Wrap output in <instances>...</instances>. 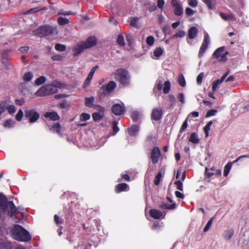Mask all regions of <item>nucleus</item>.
Wrapping results in <instances>:
<instances>
[{
  "label": "nucleus",
  "instance_id": "f257e3e1",
  "mask_svg": "<svg viewBox=\"0 0 249 249\" xmlns=\"http://www.w3.org/2000/svg\"><path fill=\"white\" fill-rule=\"evenodd\" d=\"M12 231L13 238L17 241L28 242L32 239L29 232L19 225H15Z\"/></svg>",
  "mask_w": 249,
  "mask_h": 249
},
{
  "label": "nucleus",
  "instance_id": "f03ea898",
  "mask_svg": "<svg viewBox=\"0 0 249 249\" xmlns=\"http://www.w3.org/2000/svg\"><path fill=\"white\" fill-rule=\"evenodd\" d=\"M130 78L128 71L125 69L120 68L116 71L115 79L123 87H127L129 85Z\"/></svg>",
  "mask_w": 249,
  "mask_h": 249
},
{
  "label": "nucleus",
  "instance_id": "7ed1b4c3",
  "mask_svg": "<svg viewBox=\"0 0 249 249\" xmlns=\"http://www.w3.org/2000/svg\"><path fill=\"white\" fill-rule=\"evenodd\" d=\"M56 31V28L49 25L41 26L33 31V34L38 37L50 36Z\"/></svg>",
  "mask_w": 249,
  "mask_h": 249
},
{
  "label": "nucleus",
  "instance_id": "20e7f679",
  "mask_svg": "<svg viewBox=\"0 0 249 249\" xmlns=\"http://www.w3.org/2000/svg\"><path fill=\"white\" fill-rule=\"evenodd\" d=\"M58 89L52 84L45 85L39 88L35 93L37 96L42 97L57 92Z\"/></svg>",
  "mask_w": 249,
  "mask_h": 249
},
{
  "label": "nucleus",
  "instance_id": "39448f33",
  "mask_svg": "<svg viewBox=\"0 0 249 249\" xmlns=\"http://www.w3.org/2000/svg\"><path fill=\"white\" fill-rule=\"evenodd\" d=\"M24 116L26 118L28 119L30 123H35L40 117L39 113L34 109L25 110Z\"/></svg>",
  "mask_w": 249,
  "mask_h": 249
},
{
  "label": "nucleus",
  "instance_id": "423d86ee",
  "mask_svg": "<svg viewBox=\"0 0 249 249\" xmlns=\"http://www.w3.org/2000/svg\"><path fill=\"white\" fill-rule=\"evenodd\" d=\"M126 111V109L124 103L116 104L111 107L112 112L116 116H119L123 114Z\"/></svg>",
  "mask_w": 249,
  "mask_h": 249
},
{
  "label": "nucleus",
  "instance_id": "0eeeda50",
  "mask_svg": "<svg viewBox=\"0 0 249 249\" xmlns=\"http://www.w3.org/2000/svg\"><path fill=\"white\" fill-rule=\"evenodd\" d=\"M161 156V151L159 147H155L153 148L150 158L153 164H155L158 163L159 158Z\"/></svg>",
  "mask_w": 249,
  "mask_h": 249
},
{
  "label": "nucleus",
  "instance_id": "6e6552de",
  "mask_svg": "<svg viewBox=\"0 0 249 249\" xmlns=\"http://www.w3.org/2000/svg\"><path fill=\"white\" fill-rule=\"evenodd\" d=\"M171 4L174 7V13L175 15L180 16L183 14V8L178 0H172Z\"/></svg>",
  "mask_w": 249,
  "mask_h": 249
},
{
  "label": "nucleus",
  "instance_id": "1a4fd4ad",
  "mask_svg": "<svg viewBox=\"0 0 249 249\" xmlns=\"http://www.w3.org/2000/svg\"><path fill=\"white\" fill-rule=\"evenodd\" d=\"M210 43V39L209 36L208 34H206L204 38L203 42L200 46L199 53H198V56L199 57H201L203 55V53L205 52L206 49H207L209 44Z\"/></svg>",
  "mask_w": 249,
  "mask_h": 249
},
{
  "label": "nucleus",
  "instance_id": "9d476101",
  "mask_svg": "<svg viewBox=\"0 0 249 249\" xmlns=\"http://www.w3.org/2000/svg\"><path fill=\"white\" fill-rule=\"evenodd\" d=\"M163 116V110L161 107L154 108L151 113V119L154 121L160 120Z\"/></svg>",
  "mask_w": 249,
  "mask_h": 249
},
{
  "label": "nucleus",
  "instance_id": "9b49d317",
  "mask_svg": "<svg viewBox=\"0 0 249 249\" xmlns=\"http://www.w3.org/2000/svg\"><path fill=\"white\" fill-rule=\"evenodd\" d=\"M116 87V84L113 81L109 82L106 86H103L101 89L104 94L109 93Z\"/></svg>",
  "mask_w": 249,
  "mask_h": 249
},
{
  "label": "nucleus",
  "instance_id": "f8f14e48",
  "mask_svg": "<svg viewBox=\"0 0 249 249\" xmlns=\"http://www.w3.org/2000/svg\"><path fill=\"white\" fill-rule=\"evenodd\" d=\"M243 158H249V155H242V156H240V157H239L238 158H237L235 160H234L232 163L231 162H229L224 167V173H223L224 176L225 177H227L228 176V175L229 174V172H230V170H231V166H232V164L233 163L237 162L240 159H242Z\"/></svg>",
  "mask_w": 249,
  "mask_h": 249
},
{
  "label": "nucleus",
  "instance_id": "ddd939ff",
  "mask_svg": "<svg viewBox=\"0 0 249 249\" xmlns=\"http://www.w3.org/2000/svg\"><path fill=\"white\" fill-rule=\"evenodd\" d=\"M229 73V71L226 72L220 79H217L213 82L212 89L213 91H215L219 87L218 85L224 81Z\"/></svg>",
  "mask_w": 249,
  "mask_h": 249
},
{
  "label": "nucleus",
  "instance_id": "4468645a",
  "mask_svg": "<svg viewBox=\"0 0 249 249\" xmlns=\"http://www.w3.org/2000/svg\"><path fill=\"white\" fill-rule=\"evenodd\" d=\"M83 43L86 48L89 49L96 44L97 40L94 36H90L88 38L85 42H83Z\"/></svg>",
  "mask_w": 249,
  "mask_h": 249
},
{
  "label": "nucleus",
  "instance_id": "2eb2a0df",
  "mask_svg": "<svg viewBox=\"0 0 249 249\" xmlns=\"http://www.w3.org/2000/svg\"><path fill=\"white\" fill-rule=\"evenodd\" d=\"M86 49L87 48H86L83 42L78 44L73 49L74 55L78 56L84 51V49Z\"/></svg>",
  "mask_w": 249,
  "mask_h": 249
},
{
  "label": "nucleus",
  "instance_id": "dca6fc26",
  "mask_svg": "<svg viewBox=\"0 0 249 249\" xmlns=\"http://www.w3.org/2000/svg\"><path fill=\"white\" fill-rule=\"evenodd\" d=\"M45 118H49L53 121H58L60 120V117L56 112H47L44 114Z\"/></svg>",
  "mask_w": 249,
  "mask_h": 249
},
{
  "label": "nucleus",
  "instance_id": "f3484780",
  "mask_svg": "<svg viewBox=\"0 0 249 249\" xmlns=\"http://www.w3.org/2000/svg\"><path fill=\"white\" fill-rule=\"evenodd\" d=\"M7 205L8 207L9 208L8 214L11 217H13L17 210V208L12 201H8L7 202Z\"/></svg>",
  "mask_w": 249,
  "mask_h": 249
},
{
  "label": "nucleus",
  "instance_id": "a211bd4d",
  "mask_svg": "<svg viewBox=\"0 0 249 249\" xmlns=\"http://www.w3.org/2000/svg\"><path fill=\"white\" fill-rule=\"evenodd\" d=\"M150 215L155 219H159L162 215V212L156 209H151L149 211Z\"/></svg>",
  "mask_w": 249,
  "mask_h": 249
},
{
  "label": "nucleus",
  "instance_id": "6ab92c4d",
  "mask_svg": "<svg viewBox=\"0 0 249 249\" xmlns=\"http://www.w3.org/2000/svg\"><path fill=\"white\" fill-rule=\"evenodd\" d=\"M198 32V29L196 27H191L188 30V34L189 38L191 39H194L196 37Z\"/></svg>",
  "mask_w": 249,
  "mask_h": 249
},
{
  "label": "nucleus",
  "instance_id": "aec40b11",
  "mask_svg": "<svg viewBox=\"0 0 249 249\" xmlns=\"http://www.w3.org/2000/svg\"><path fill=\"white\" fill-rule=\"evenodd\" d=\"M128 188V185L125 183H122L118 184L115 186V191L117 193L126 191Z\"/></svg>",
  "mask_w": 249,
  "mask_h": 249
},
{
  "label": "nucleus",
  "instance_id": "412c9836",
  "mask_svg": "<svg viewBox=\"0 0 249 249\" xmlns=\"http://www.w3.org/2000/svg\"><path fill=\"white\" fill-rule=\"evenodd\" d=\"M8 200L7 197L0 194V206L3 208L4 210H5L8 208L7 205Z\"/></svg>",
  "mask_w": 249,
  "mask_h": 249
},
{
  "label": "nucleus",
  "instance_id": "4be33fe9",
  "mask_svg": "<svg viewBox=\"0 0 249 249\" xmlns=\"http://www.w3.org/2000/svg\"><path fill=\"white\" fill-rule=\"evenodd\" d=\"M139 130V126L138 125H132L128 129L129 134L131 136H135Z\"/></svg>",
  "mask_w": 249,
  "mask_h": 249
},
{
  "label": "nucleus",
  "instance_id": "5701e85b",
  "mask_svg": "<svg viewBox=\"0 0 249 249\" xmlns=\"http://www.w3.org/2000/svg\"><path fill=\"white\" fill-rule=\"evenodd\" d=\"M176 205L175 203L172 204H168L166 203H163L159 206V207L162 209L164 210H173L176 208Z\"/></svg>",
  "mask_w": 249,
  "mask_h": 249
},
{
  "label": "nucleus",
  "instance_id": "b1692460",
  "mask_svg": "<svg viewBox=\"0 0 249 249\" xmlns=\"http://www.w3.org/2000/svg\"><path fill=\"white\" fill-rule=\"evenodd\" d=\"M203 2L207 5L209 10L213 9L216 4V0H203Z\"/></svg>",
  "mask_w": 249,
  "mask_h": 249
},
{
  "label": "nucleus",
  "instance_id": "393cba45",
  "mask_svg": "<svg viewBox=\"0 0 249 249\" xmlns=\"http://www.w3.org/2000/svg\"><path fill=\"white\" fill-rule=\"evenodd\" d=\"M85 105L89 107H92L94 105V98L93 97H86L85 98Z\"/></svg>",
  "mask_w": 249,
  "mask_h": 249
},
{
  "label": "nucleus",
  "instance_id": "a878e982",
  "mask_svg": "<svg viewBox=\"0 0 249 249\" xmlns=\"http://www.w3.org/2000/svg\"><path fill=\"white\" fill-rule=\"evenodd\" d=\"M189 141L195 144H196L199 142V140L198 138L196 133L194 132L191 134L189 139Z\"/></svg>",
  "mask_w": 249,
  "mask_h": 249
},
{
  "label": "nucleus",
  "instance_id": "bb28decb",
  "mask_svg": "<svg viewBox=\"0 0 249 249\" xmlns=\"http://www.w3.org/2000/svg\"><path fill=\"white\" fill-rule=\"evenodd\" d=\"M225 47H221L217 48L213 53V56L215 58H218L221 55V53L224 51Z\"/></svg>",
  "mask_w": 249,
  "mask_h": 249
},
{
  "label": "nucleus",
  "instance_id": "cd10ccee",
  "mask_svg": "<svg viewBox=\"0 0 249 249\" xmlns=\"http://www.w3.org/2000/svg\"><path fill=\"white\" fill-rule=\"evenodd\" d=\"M208 168H206L205 173L206 176L208 178H210L214 175H221V171L219 169L215 170V172H208Z\"/></svg>",
  "mask_w": 249,
  "mask_h": 249
},
{
  "label": "nucleus",
  "instance_id": "c85d7f7f",
  "mask_svg": "<svg viewBox=\"0 0 249 249\" xmlns=\"http://www.w3.org/2000/svg\"><path fill=\"white\" fill-rule=\"evenodd\" d=\"M51 130H53V131H56V132L59 134L61 135V125L59 123H57L54 124H53L52 127L50 128Z\"/></svg>",
  "mask_w": 249,
  "mask_h": 249
},
{
  "label": "nucleus",
  "instance_id": "c756f323",
  "mask_svg": "<svg viewBox=\"0 0 249 249\" xmlns=\"http://www.w3.org/2000/svg\"><path fill=\"white\" fill-rule=\"evenodd\" d=\"M46 81V78L44 76H40L37 78L35 81V85L36 86H40L44 83H45Z\"/></svg>",
  "mask_w": 249,
  "mask_h": 249
},
{
  "label": "nucleus",
  "instance_id": "7c9ffc66",
  "mask_svg": "<svg viewBox=\"0 0 249 249\" xmlns=\"http://www.w3.org/2000/svg\"><path fill=\"white\" fill-rule=\"evenodd\" d=\"M219 15L225 20H228L229 19H232L234 18V16L232 14L227 15L222 12H220Z\"/></svg>",
  "mask_w": 249,
  "mask_h": 249
},
{
  "label": "nucleus",
  "instance_id": "2f4dec72",
  "mask_svg": "<svg viewBox=\"0 0 249 249\" xmlns=\"http://www.w3.org/2000/svg\"><path fill=\"white\" fill-rule=\"evenodd\" d=\"M33 77V75L31 72H25L23 76V80L25 82H29L31 81Z\"/></svg>",
  "mask_w": 249,
  "mask_h": 249
},
{
  "label": "nucleus",
  "instance_id": "473e14b6",
  "mask_svg": "<svg viewBox=\"0 0 249 249\" xmlns=\"http://www.w3.org/2000/svg\"><path fill=\"white\" fill-rule=\"evenodd\" d=\"M57 22L60 25H65L69 23V20L67 18L59 17L57 19Z\"/></svg>",
  "mask_w": 249,
  "mask_h": 249
},
{
  "label": "nucleus",
  "instance_id": "72a5a7b5",
  "mask_svg": "<svg viewBox=\"0 0 249 249\" xmlns=\"http://www.w3.org/2000/svg\"><path fill=\"white\" fill-rule=\"evenodd\" d=\"M6 101H4L0 103V120L1 119V115L6 110Z\"/></svg>",
  "mask_w": 249,
  "mask_h": 249
},
{
  "label": "nucleus",
  "instance_id": "f704fd0d",
  "mask_svg": "<svg viewBox=\"0 0 249 249\" xmlns=\"http://www.w3.org/2000/svg\"><path fill=\"white\" fill-rule=\"evenodd\" d=\"M213 124L212 121H210L209 123H208L204 127V131L205 134V137H208L209 136V132L210 130L211 126L212 124Z\"/></svg>",
  "mask_w": 249,
  "mask_h": 249
},
{
  "label": "nucleus",
  "instance_id": "c9c22d12",
  "mask_svg": "<svg viewBox=\"0 0 249 249\" xmlns=\"http://www.w3.org/2000/svg\"><path fill=\"white\" fill-rule=\"evenodd\" d=\"M170 82L169 81H165L164 84V88L163 89V91L164 93L166 94L168 93L170 90Z\"/></svg>",
  "mask_w": 249,
  "mask_h": 249
},
{
  "label": "nucleus",
  "instance_id": "e433bc0d",
  "mask_svg": "<svg viewBox=\"0 0 249 249\" xmlns=\"http://www.w3.org/2000/svg\"><path fill=\"white\" fill-rule=\"evenodd\" d=\"M117 43L122 47H124L125 45V42L124 36L120 34L118 36L117 39Z\"/></svg>",
  "mask_w": 249,
  "mask_h": 249
},
{
  "label": "nucleus",
  "instance_id": "4c0bfd02",
  "mask_svg": "<svg viewBox=\"0 0 249 249\" xmlns=\"http://www.w3.org/2000/svg\"><path fill=\"white\" fill-rule=\"evenodd\" d=\"M6 110L8 111V112L10 114H14L16 111L15 106L13 105L7 106L6 104Z\"/></svg>",
  "mask_w": 249,
  "mask_h": 249
},
{
  "label": "nucleus",
  "instance_id": "58836bf2",
  "mask_svg": "<svg viewBox=\"0 0 249 249\" xmlns=\"http://www.w3.org/2000/svg\"><path fill=\"white\" fill-rule=\"evenodd\" d=\"M163 53V49L160 47L157 48L154 51V55L156 57H159Z\"/></svg>",
  "mask_w": 249,
  "mask_h": 249
},
{
  "label": "nucleus",
  "instance_id": "ea45409f",
  "mask_svg": "<svg viewBox=\"0 0 249 249\" xmlns=\"http://www.w3.org/2000/svg\"><path fill=\"white\" fill-rule=\"evenodd\" d=\"M131 118L134 122H138L140 119L139 113L137 111L133 112L131 114Z\"/></svg>",
  "mask_w": 249,
  "mask_h": 249
},
{
  "label": "nucleus",
  "instance_id": "a19ab883",
  "mask_svg": "<svg viewBox=\"0 0 249 249\" xmlns=\"http://www.w3.org/2000/svg\"><path fill=\"white\" fill-rule=\"evenodd\" d=\"M92 116L93 120L97 122L101 120L102 119L103 115H101L100 113L95 112L92 114Z\"/></svg>",
  "mask_w": 249,
  "mask_h": 249
},
{
  "label": "nucleus",
  "instance_id": "79ce46f5",
  "mask_svg": "<svg viewBox=\"0 0 249 249\" xmlns=\"http://www.w3.org/2000/svg\"><path fill=\"white\" fill-rule=\"evenodd\" d=\"M90 118V115L87 113H83L80 116V120L82 121H87L89 120Z\"/></svg>",
  "mask_w": 249,
  "mask_h": 249
},
{
  "label": "nucleus",
  "instance_id": "37998d69",
  "mask_svg": "<svg viewBox=\"0 0 249 249\" xmlns=\"http://www.w3.org/2000/svg\"><path fill=\"white\" fill-rule=\"evenodd\" d=\"M55 49L58 51L63 52L66 50V47L64 45L57 43L55 45Z\"/></svg>",
  "mask_w": 249,
  "mask_h": 249
},
{
  "label": "nucleus",
  "instance_id": "c03bdc74",
  "mask_svg": "<svg viewBox=\"0 0 249 249\" xmlns=\"http://www.w3.org/2000/svg\"><path fill=\"white\" fill-rule=\"evenodd\" d=\"M161 176H162V175L160 172H159L157 174V175L155 176L154 182V184L156 185H158L160 184V182L161 180Z\"/></svg>",
  "mask_w": 249,
  "mask_h": 249
},
{
  "label": "nucleus",
  "instance_id": "a18cd8bd",
  "mask_svg": "<svg viewBox=\"0 0 249 249\" xmlns=\"http://www.w3.org/2000/svg\"><path fill=\"white\" fill-rule=\"evenodd\" d=\"M43 10V8H40L39 7H35V8H31V9H29L28 11H27L26 12L25 14H31V13H35L37 12L42 11Z\"/></svg>",
  "mask_w": 249,
  "mask_h": 249
},
{
  "label": "nucleus",
  "instance_id": "49530a36",
  "mask_svg": "<svg viewBox=\"0 0 249 249\" xmlns=\"http://www.w3.org/2000/svg\"><path fill=\"white\" fill-rule=\"evenodd\" d=\"M234 234V231L233 230H231L226 231L225 234V239L226 240L230 239Z\"/></svg>",
  "mask_w": 249,
  "mask_h": 249
},
{
  "label": "nucleus",
  "instance_id": "de8ad7c7",
  "mask_svg": "<svg viewBox=\"0 0 249 249\" xmlns=\"http://www.w3.org/2000/svg\"><path fill=\"white\" fill-rule=\"evenodd\" d=\"M213 219L214 217H213L208 221L206 225L205 226V228L203 229L204 232H206L210 229Z\"/></svg>",
  "mask_w": 249,
  "mask_h": 249
},
{
  "label": "nucleus",
  "instance_id": "09e8293b",
  "mask_svg": "<svg viewBox=\"0 0 249 249\" xmlns=\"http://www.w3.org/2000/svg\"><path fill=\"white\" fill-rule=\"evenodd\" d=\"M185 36V32L183 31H179L171 37L172 38L183 37Z\"/></svg>",
  "mask_w": 249,
  "mask_h": 249
},
{
  "label": "nucleus",
  "instance_id": "8fccbe9b",
  "mask_svg": "<svg viewBox=\"0 0 249 249\" xmlns=\"http://www.w3.org/2000/svg\"><path fill=\"white\" fill-rule=\"evenodd\" d=\"M175 184L176 185V188L178 190L180 191H182L183 189V184L182 183V182L180 180H176L175 182Z\"/></svg>",
  "mask_w": 249,
  "mask_h": 249
},
{
  "label": "nucleus",
  "instance_id": "3c124183",
  "mask_svg": "<svg viewBox=\"0 0 249 249\" xmlns=\"http://www.w3.org/2000/svg\"><path fill=\"white\" fill-rule=\"evenodd\" d=\"M178 82L179 85L182 87H184L186 85L185 80L182 75L179 76L178 78Z\"/></svg>",
  "mask_w": 249,
  "mask_h": 249
},
{
  "label": "nucleus",
  "instance_id": "603ef678",
  "mask_svg": "<svg viewBox=\"0 0 249 249\" xmlns=\"http://www.w3.org/2000/svg\"><path fill=\"white\" fill-rule=\"evenodd\" d=\"M154 40V38L153 36H148L146 38V42L148 45L151 46L153 45Z\"/></svg>",
  "mask_w": 249,
  "mask_h": 249
},
{
  "label": "nucleus",
  "instance_id": "864d4df0",
  "mask_svg": "<svg viewBox=\"0 0 249 249\" xmlns=\"http://www.w3.org/2000/svg\"><path fill=\"white\" fill-rule=\"evenodd\" d=\"M23 116V112L21 109H19L16 116V119L18 121H20Z\"/></svg>",
  "mask_w": 249,
  "mask_h": 249
},
{
  "label": "nucleus",
  "instance_id": "5fc2aeb1",
  "mask_svg": "<svg viewBox=\"0 0 249 249\" xmlns=\"http://www.w3.org/2000/svg\"><path fill=\"white\" fill-rule=\"evenodd\" d=\"M217 112V110L216 109H212L209 110L206 113V117L208 118L212 116H214Z\"/></svg>",
  "mask_w": 249,
  "mask_h": 249
},
{
  "label": "nucleus",
  "instance_id": "6e6d98bb",
  "mask_svg": "<svg viewBox=\"0 0 249 249\" xmlns=\"http://www.w3.org/2000/svg\"><path fill=\"white\" fill-rule=\"evenodd\" d=\"M92 107L93 108H94V109L98 110L99 112H101L103 113H104V112L105 111L104 107H103L99 106V105L94 104Z\"/></svg>",
  "mask_w": 249,
  "mask_h": 249
},
{
  "label": "nucleus",
  "instance_id": "4d7b16f0",
  "mask_svg": "<svg viewBox=\"0 0 249 249\" xmlns=\"http://www.w3.org/2000/svg\"><path fill=\"white\" fill-rule=\"evenodd\" d=\"M138 21V18H133L130 21V25L132 26V27L138 28V26L137 25Z\"/></svg>",
  "mask_w": 249,
  "mask_h": 249
},
{
  "label": "nucleus",
  "instance_id": "13d9d810",
  "mask_svg": "<svg viewBox=\"0 0 249 249\" xmlns=\"http://www.w3.org/2000/svg\"><path fill=\"white\" fill-rule=\"evenodd\" d=\"M188 117L185 119V120L183 122L181 128L180 129V132H182L188 126Z\"/></svg>",
  "mask_w": 249,
  "mask_h": 249
},
{
  "label": "nucleus",
  "instance_id": "bf43d9fd",
  "mask_svg": "<svg viewBox=\"0 0 249 249\" xmlns=\"http://www.w3.org/2000/svg\"><path fill=\"white\" fill-rule=\"evenodd\" d=\"M52 84L54 86H55V87H56V89H57L58 88H62L63 87V84H62V83H61L57 80H54V81H53Z\"/></svg>",
  "mask_w": 249,
  "mask_h": 249
},
{
  "label": "nucleus",
  "instance_id": "052dcab7",
  "mask_svg": "<svg viewBox=\"0 0 249 249\" xmlns=\"http://www.w3.org/2000/svg\"><path fill=\"white\" fill-rule=\"evenodd\" d=\"M52 84L54 86H55V87H56V89H57L58 88H62L63 87V84H62V83H61L57 80H54V81H53Z\"/></svg>",
  "mask_w": 249,
  "mask_h": 249
},
{
  "label": "nucleus",
  "instance_id": "680f3d73",
  "mask_svg": "<svg viewBox=\"0 0 249 249\" xmlns=\"http://www.w3.org/2000/svg\"><path fill=\"white\" fill-rule=\"evenodd\" d=\"M57 107L62 109H65L68 107V105L67 101L65 100H64L62 102L57 105Z\"/></svg>",
  "mask_w": 249,
  "mask_h": 249
},
{
  "label": "nucleus",
  "instance_id": "e2e57ef3",
  "mask_svg": "<svg viewBox=\"0 0 249 249\" xmlns=\"http://www.w3.org/2000/svg\"><path fill=\"white\" fill-rule=\"evenodd\" d=\"M64 57L59 54L52 55L51 58L54 61H61L63 60Z\"/></svg>",
  "mask_w": 249,
  "mask_h": 249
},
{
  "label": "nucleus",
  "instance_id": "0e129e2a",
  "mask_svg": "<svg viewBox=\"0 0 249 249\" xmlns=\"http://www.w3.org/2000/svg\"><path fill=\"white\" fill-rule=\"evenodd\" d=\"M93 76L91 75L90 74H89L88 75V77H87L85 81V82L84 83V85L85 87H86L87 85H88L91 79H92Z\"/></svg>",
  "mask_w": 249,
  "mask_h": 249
},
{
  "label": "nucleus",
  "instance_id": "69168bd1",
  "mask_svg": "<svg viewBox=\"0 0 249 249\" xmlns=\"http://www.w3.org/2000/svg\"><path fill=\"white\" fill-rule=\"evenodd\" d=\"M204 76V73L201 72L197 77L196 81L198 85H201L202 83V78Z\"/></svg>",
  "mask_w": 249,
  "mask_h": 249
},
{
  "label": "nucleus",
  "instance_id": "338daca9",
  "mask_svg": "<svg viewBox=\"0 0 249 249\" xmlns=\"http://www.w3.org/2000/svg\"><path fill=\"white\" fill-rule=\"evenodd\" d=\"M117 124L118 123L116 121H114L113 122L112 129L114 132V134L117 133L119 130V128L117 126Z\"/></svg>",
  "mask_w": 249,
  "mask_h": 249
},
{
  "label": "nucleus",
  "instance_id": "774afa93",
  "mask_svg": "<svg viewBox=\"0 0 249 249\" xmlns=\"http://www.w3.org/2000/svg\"><path fill=\"white\" fill-rule=\"evenodd\" d=\"M188 4L192 7H196L197 6L198 2L196 0H189Z\"/></svg>",
  "mask_w": 249,
  "mask_h": 249
}]
</instances>
